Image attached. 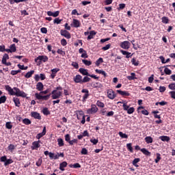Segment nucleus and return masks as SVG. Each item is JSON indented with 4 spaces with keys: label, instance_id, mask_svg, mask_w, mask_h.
Returning a JSON list of instances; mask_svg holds the SVG:
<instances>
[{
    "label": "nucleus",
    "instance_id": "1",
    "mask_svg": "<svg viewBox=\"0 0 175 175\" xmlns=\"http://www.w3.org/2000/svg\"><path fill=\"white\" fill-rule=\"evenodd\" d=\"M5 90L8 91L10 95H15L16 96H21V98H27V94L23 91H21L18 88L10 87L9 85H5Z\"/></svg>",
    "mask_w": 175,
    "mask_h": 175
},
{
    "label": "nucleus",
    "instance_id": "2",
    "mask_svg": "<svg viewBox=\"0 0 175 175\" xmlns=\"http://www.w3.org/2000/svg\"><path fill=\"white\" fill-rule=\"evenodd\" d=\"M49 92H50V89L47 88L46 90H42V92L36 93L35 97L38 100H49L50 99V96H51V93L49 94Z\"/></svg>",
    "mask_w": 175,
    "mask_h": 175
},
{
    "label": "nucleus",
    "instance_id": "3",
    "mask_svg": "<svg viewBox=\"0 0 175 175\" xmlns=\"http://www.w3.org/2000/svg\"><path fill=\"white\" fill-rule=\"evenodd\" d=\"M62 90L61 86L55 88L51 93L52 99H59L62 96Z\"/></svg>",
    "mask_w": 175,
    "mask_h": 175
},
{
    "label": "nucleus",
    "instance_id": "4",
    "mask_svg": "<svg viewBox=\"0 0 175 175\" xmlns=\"http://www.w3.org/2000/svg\"><path fill=\"white\" fill-rule=\"evenodd\" d=\"M79 72H81L83 76H88L89 77H92V79H94V80H98L99 77H96V75H90L88 73V70L85 69L83 68H80L79 69Z\"/></svg>",
    "mask_w": 175,
    "mask_h": 175
},
{
    "label": "nucleus",
    "instance_id": "5",
    "mask_svg": "<svg viewBox=\"0 0 175 175\" xmlns=\"http://www.w3.org/2000/svg\"><path fill=\"white\" fill-rule=\"evenodd\" d=\"M98 107H96V105L92 104L91 108L87 109L88 114H96L98 113Z\"/></svg>",
    "mask_w": 175,
    "mask_h": 175
},
{
    "label": "nucleus",
    "instance_id": "6",
    "mask_svg": "<svg viewBox=\"0 0 175 175\" xmlns=\"http://www.w3.org/2000/svg\"><path fill=\"white\" fill-rule=\"evenodd\" d=\"M120 47L124 50H129L131 49V42L129 41H123L120 43Z\"/></svg>",
    "mask_w": 175,
    "mask_h": 175
},
{
    "label": "nucleus",
    "instance_id": "7",
    "mask_svg": "<svg viewBox=\"0 0 175 175\" xmlns=\"http://www.w3.org/2000/svg\"><path fill=\"white\" fill-rule=\"evenodd\" d=\"M82 94H85L83 96L82 102L85 103L87 102V100L90 97V91L88 89H83L81 90Z\"/></svg>",
    "mask_w": 175,
    "mask_h": 175
},
{
    "label": "nucleus",
    "instance_id": "8",
    "mask_svg": "<svg viewBox=\"0 0 175 175\" xmlns=\"http://www.w3.org/2000/svg\"><path fill=\"white\" fill-rule=\"evenodd\" d=\"M38 61H40V62H47L49 61V57L46 55H39L35 59V62H38Z\"/></svg>",
    "mask_w": 175,
    "mask_h": 175
},
{
    "label": "nucleus",
    "instance_id": "9",
    "mask_svg": "<svg viewBox=\"0 0 175 175\" xmlns=\"http://www.w3.org/2000/svg\"><path fill=\"white\" fill-rule=\"evenodd\" d=\"M60 34L62 35V36H64L66 39H70V38H72L70 33H69V31L66 29H61Z\"/></svg>",
    "mask_w": 175,
    "mask_h": 175
},
{
    "label": "nucleus",
    "instance_id": "10",
    "mask_svg": "<svg viewBox=\"0 0 175 175\" xmlns=\"http://www.w3.org/2000/svg\"><path fill=\"white\" fill-rule=\"evenodd\" d=\"M107 94V98H109V99L113 100L116 98V96H117V95H116V93H114V91L111 89L108 90Z\"/></svg>",
    "mask_w": 175,
    "mask_h": 175
},
{
    "label": "nucleus",
    "instance_id": "11",
    "mask_svg": "<svg viewBox=\"0 0 175 175\" xmlns=\"http://www.w3.org/2000/svg\"><path fill=\"white\" fill-rule=\"evenodd\" d=\"M73 81L75 83L83 84V77L80 75H77L75 77H74Z\"/></svg>",
    "mask_w": 175,
    "mask_h": 175
},
{
    "label": "nucleus",
    "instance_id": "12",
    "mask_svg": "<svg viewBox=\"0 0 175 175\" xmlns=\"http://www.w3.org/2000/svg\"><path fill=\"white\" fill-rule=\"evenodd\" d=\"M40 140L33 142L31 146V150H38L40 147Z\"/></svg>",
    "mask_w": 175,
    "mask_h": 175
},
{
    "label": "nucleus",
    "instance_id": "13",
    "mask_svg": "<svg viewBox=\"0 0 175 175\" xmlns=\"http://www.w3.org/2000/svg\"><path fill=\"white\" fill-rule=\"evenodd\" d=\"M31 116L33 118H35L36 120H42V116H40V113H39L36 111H32L31 113Z\"/></svg>",
    "mask_w": 175,
    "mask_h": 175
},
{
    "label": "nucleus",
    "instance_id": "14",
    "mask_svg": "<svg viewBox=\"0 0 175 175\" xmlns=\"http://www.w3.org/2000/svg\"><path fill=\"white\" fill-rule=\"evenodd\" d=\"M116 92L121 96H131V93L128 91L116 90Z\"/></svg>",
    "mask_w": 175,
    "mask_h": 175
},
{
    "label": "nucleus",
    "instance_id": "15",
    "mask_svg": "<svg viewBox=\"0 0 175 175\" xmlns=\"http://www.w3.org/2000/svg\"><path fill=\"white\" fill-rule=\"evenodd\" d=\"M81 25V23L77 19H73L72 23L71 24V27H74V28H79Z\"/></svg>",
    "mask_w": 175,
    "mask_h": 175
},
{
    "label": "nucleus",
    "instance_id": "16",
    "mask_svg": "<svg viewBox=\"0 0 175 175\" xmlns=\"http://www.w3.org/2000/svg\"><path fill=\"white\" fill-rule=\"evenodd\" d=\"M51 79H55V77L57 76V73L59 72V68H53L51 70Z\"/></svg>",
    "mask_w": 175,
    "mask_h": 175
},
{
    "label": "nucleus",
    "instance_id": "17",
    "mask_svg": "<svg viewBox=\"0 0 175 175\" xmlns=\"http://www.w3.org/2000/svg\"><path fill=\"white\" fill-rule=\"evenodd\" d=\"M36 90L38 91H40V92H42L43 91V90L44 89V85H43V83L42 82H38L36 85Z\"/></svg>",
    "mask_w": 175,
    "mask_h": 175
},
{
    "label": "nucleus",
    "instance_id": "18",
    "mask_svg": "<svg viewBox=\"0 0 175 175\" xmlns=\"http://www.w3.org/2000/svg\"><path fill=\"white\" fill-rule=\"evenodd\" d=\"M46 126H44L42 132L38 133L36 135V139H38L39 140L41 137H43V136H44V135H46Z\"/></svg>",
    "mask_w": 175,
    "mask_h": 175
},
{
    "label": "nucleus",
    "instance_id": "19",
    "mask_svg": "<svg viewBox=\"0 0 175 175\" xmlns=\"http://www.w3.org/2000/svg\"><path fill=\"white\" fill-rule=\"evenodd\" d=\"M120 53L123 55H126V58H131V57H132V53L131 52H128L124 50H120Z\"/></svg>",
    "mask_w": 175,
    "mask_h": 175
},
{
    "label": "nucleus",
    "instance_id": "20",
    "mask_svg": "<svg viewBox=\"0 0 175 175\" xmlns=\"http://www.w3.org/2000/svg\"><path fill=\"white\" fill-rule=\"evenodd\" d=\"M66 166H68V163L66 161H63L59 164V170H62V172H64Z\"/></svg>",
    "mask_w": 175,
    "mask_h": 175
},
{
    "label": "nucleus",
    "instance_id": "21",
    "mask_svg": "<svg viewBox=\"0 0 175 175\" xmlns=\"http://www.w3.org/2000/svg\"><path fill=\"white\" fill-rule=\"evenodd\" d=\"M13 100L15 106H16V107H20V105H21V103H20V98L17 97H14Z\"/></svg>",
    "mask_w": 175,
    "mask_h": 175
},
{
    "label": "nucleus",
    "instance_id": "22",
    "mask_svg": "<svg viewBox=\"0 0 175 175\" xmlns=\"http://www.w3.org/2000/svg\"><path fill=\"white\" fill-rule=\"evenodd\" d=\"M141 152L146 157H151V152L146 149V148H142Z\"/></svg>",
    "mask_w": 175,
    "mask_h": 175
},
{
    "label": "nucleus",
    "instance_id": "23",
    "mask_svg": "<svg viewBox=\"0 0 175 175\" xmlns=\"http://www.w3.org/2000/svg\"><path fill=\"white\" fill-rule=\"evenodd\" d=\"M127 79L130 81L132 80H137V77H136V74L135 72H131V76H128Z\"/></svg>",
    "mask_w": 175,
    "mask_h": 175
},
{
    "label": "nucleus",
    "instance_id": "24",
    "mask_svg": "<svg viewBox=\"0 0 175 175\" xmlns=\"http://www.w3.org/2000/svg\"><path fill=\"white\" fill-rule=\"evenodd\" d=\"M95 72L96 73H98V75H103V76H104V77H107V73H106V72H105L103 70L96 69Z\"/></svg>",
    "mask_w": 175,
    "mask_h": 175
},
{
    "label": "nucleus",
    "instance_id": "25",
    "mask_svg": "<svg viewBox=\"0 0 175 175\" xmlns=\"http://www.w3.org/2000/svg\"><path fill=\"white\" fill-rule=\"evenodd\" d=\"M16 147H17V146H15L13 144H11L8 146V151H10V152H13L14 150H16Z\"/></svg>",
    "mask_w": 175,
    "mask_h": 175
},
{
    "label": "nucleus",
    "instance_id": "26",
    "mask_svg": "<svg viewBox=\"0 0 175 175\" xmlns=\"http://www.w3.org/2000/svg\"><path fill=\"white\" fill-rule=\"evenodd\" d=\"M159 139L161 142H170V137L166 135L160 136Z\"/></svg>",
    "mask_w": 175,
    "mask_h": 175
},
{
    "label": "nucleus",
    "instance_id": "27",
    "mask_svg": "<svg viewBox=\"0 0 175 175\" xmlns=\"http://www.w3.org/2000/svg\"><path fill=\"white\" fill-rule=\"evenodd\" d=\"M90 35L88 36V40H91V39H94V36L96 35V32L95 31H91Z\"/></svg>",
    "mask_w": 175,
    "mask_h": 175
},
{
    "label": "nucleus",
    "instance_id": "28",
    "mask_svg": "<svg viewBox=\"0 0 175 175\" xmlns=\"http://www.w3.org/2000/svg\"><path fill=\"white\" fill-rule=\"evenodd\" d=\"M145 142L147 144H150L153 142L152 137H151V136L146 137Z\"/></svg>",
    "mask_w": 175,
    "mask_h": 175
},
{
    "label": "nucleus",
    "instance_id": "29",
    "mask_svg": "<svg viewBox=\"0 0 175 175\" xmlns=\"http://www.w3.org/2000/svg\"><path fill=\"white\" fill-rule=\"evenodd\" d=\"M140 161V158H136L135 159L133 162L132 164L133 165V166H135V167H139V165H137V163H139V162Z\"/></svg>",
    "mask_w": 175,
    "mask_h": 175
},
{
    "label": "nucleus",
    "instance_id": "30",
    "mask_svg": "<svg viewBox=\"0 0 175 175\" xmlns=\"http://www.w3.org/2000/svg\"><path fill=\"white\" fill-rule=\"evenodd\" d=\"M57 144H58L59 147H64V146H65L64 139H62V138H58L57 139Z\"/></svg>",
    "mask_w": 175,
    "mask_h": 175
},
{
    "label": "nucleus",
    "instance_id": "31",
    "mask_svg": "<svg viewBox=\"0 0 175 175\" xmlns=\"http://www.w3.org/2000/svg\"><path fill=\"white\" fill-rule=\"evenodd\" d=\"M33 73H35V70H31L26 73V75H25V77L26 79H30V77H32V75H33Z\"/></svg>",
    "mask_w": 175,
    "mask_h": 175
},
{
    "label": "nucleus",
    "instance_id": "32",
    "mask_svg": "<svg viewBox=\"0 0 175 175\" xmlns=\"http://www.w3.org/2000/svg\"><path fill=\"white\" fill-rule=\"evenodd\" d=\"M10 50L11 53H16L17 51V48L16 47V44H12L10 46Z\"/></svg>",
    "mask_w": 175,
    "mask_h": 175
},
{
    "label": "nucleus",
    "instance_id": "33",
    "mask_svg": "<svg viewBox=\"0 0 175 175\" xmlns=\"http://www.w3.org/2000/svg\"><path fill=\"white\" fill-rule=\"evenodd\" d=\"M42 113L44 116H49L50 114V111L49 110V108L44 107L42 109Z\"/></svg>",
    "mask_w": 175,
    "mask_h": 175
},
{
    "label": "nucleus",
    "instance_id": "34",
    "mask_svg": "<svg viewBox=\"0 0 175 175\" xmlns=\"http://www.w3.org/2000/svg\"><path fill=\"white\" fill-rule=\"evenodd\" d=\"M100 64H103V58L100 57L98 58L95 63L96 66H99Z\"/></svg>",
    "mask_w": 175,
    "mask_h": 175
},
{
    "label": "nucleus",
    "instance_id": "35",
    "mask_svg": "<svg viewBox=\"0 0 175 175\" xmlns=\"http://www.w3.org/2000/svg\"><path fill=\"white\" fill-rule=\"evenodd\" d=\"M156 157H157V158L154 159V162H155V163H159V161H161V159H162V157H161V154L157 153Z\"/></svg>",
    "mask_w": 175,
    "mask_h": 175
},
{
    "label": "nucleus",
    "instance_id": "36",
    "mask_svg": "<svg viewBox=\"0 0 175 175\" xmlns=\"http://www.w3.org/2000/svg\"><path fill=\"white\" fill-rule=\"evenodd\" d=\"M161 23H163V24H169V18H167V16L162 17Z\"/></svg>",
    "mask_w": 175,
    "mask_h": 175
},
{
    "label": "nucleus",
    "instance_id": "37",
    "mask_svg": "<svg viewBox=\"0 0 175 175\" xmlns=\"http://www.w3.org/2000/svg\"><path fill=\"white\" fill-rule=\"evenodd\" d=\"M49 158H51V159H58V154H55V153L50 152Z\"/></svg>",
    "mask_w": 175,
    "mask_h": 175
},
{
    "label": "nucleus",
    "instance_id": "38",
    "mask_svg": "<svg viewBox=\"0 0 175 175\" xmlns=\"http://www.w3.org/2000/svg\"><path fill=\"white\" fill-rule=\"evenodd\" d=\"M83 64L86 65V66H90V65L92 64V62L87 59H82Z\"/></svg>",
    "mask_w": 175,
    "mask_h": 175
},
{
    "label": "nucleus",
    "instance_id": "39",
    "mask_svg": "<svg viewBox=\"0 0 175 175\" xmlns=\"http://www.w3.org/2000/svg\"><path fill=\"white\" fill-rule=\"evenodd\" d=\"M96 105L98 106V107H101L103 109L105 107V103L100 100H97Z\"/></svg>",
    "mask_w": 175,
    "mask_h": 175
},
{
    "label": "nucleus",
    "instance_id": "40",
    "mask_svg": "<svg viewBox=\"0 0 175 175\" xmlns=\"http://www.w3.org/2000/svg\"><path fill=\"white\" fill-rule=\"evenodd\" d=\"M91 81V78L87 77V75L85 77H83V79H82V84H84V83H88V81Z\"/></svg>",
    "mask_w": 175,
    "mask_h": 175
},
{
    "label": "nucleus",
    "instance_id": "41",
    "mask_svg": "<svg viewBox=\"0 0 175 175\" xmlns=\"http://www.w3.org/2000/svg\"><path fill=\"white\" fill-rule=\"evenodd\" d=\"M12 163H13V160L12 159H7V160L4 163V166H8V165H10Z\"/></svg>",
    "mask_w": 175,
    "mask_h": 175
},
{
    "label": "nucleus",
    "instance_id": "42",
    "mask_svg": "<svg viewBox=\"0 0 175 175\" xmlns=\"http://www.w3.org/2000/svg\"><path fill=\"white\" fill-rule=\"evenodd\" d=\"M6 96H2L0 97V105H2V103H5L6 102Z\"/></svg>",
    "mask_w": 175,
    "mask_h": 175
},
{
    "label": "nucleus",
    "instance_id": "43",
    "mask_svg": "<svg viewBox=\"0 0 175 175\" xmlns=\"http://www.w3.org/2000/svg\"><path fill=\"white\" fill-rule=\"evenodd\" d=\"M131 63L133 65H134L135 66H139V62L137 60L136 61V59L135 58H133L131 59Z\"/></svg>",
    "mask_w": 175,
    "mask_h": 175
},
{
    "label": "nucleus",
    "instance_id": "44",
    "mask_svg": "<svg viewBox=\"0 0 175 175\" xmlns=\"http://www.w3.org/2000/svg\"><path fill=\"white\" fill-rule=\"evenodd\" d=\"M127 150L130 151V152H133V148H132V144L129 143L126 144Z\"/></svg>",
    "mask_w": 175,
    "mask_h": 175
},
{
    "label": "nucleus",
    "instance_id": "45",
    "mask_svg": "<svg viewBox=\"0 0 175 175\" xmlns=\"http://www.w3.org/2000/svg\"><path fill=\"white\" fill-rule=\"evenodd\" d=\"M5 127L7 129H12L13 128V124H12V122H7L5 123Z\"/></svg>",
    "mask_w": 175,
    "mask_h": 175
},
{
    "label": "nucleus",
    "instance_id": "46",
    "mask_svg": "<svg viewBox=\"0 0 175 175\" xmlns=\"http://www.w3.org/2000/svg\"><path fill=\"white\" fill-rule=\"evenodd\" d=\"M119 136L122 137V139H128V135L122 132H119Z\"/></svg>",
    "mask_w": 175,
    "mask_h": 175
},
{
    "label": "nucleus",
    "instance_id": "47",
    "mask_svg": "<svg viewBox=\"0 0 175 175\" xmlns=\"http://www.w3.org/2000/svg\"><path fill=\"white\" fill-rule=\"evenodd\" d=\"M23 124H25V125H31V120L28 118H25L23 120Z\"/></svg>",
    "mask_w": 175,
    "mask_h": 175
},
{
    "label": "nucleus",
    "instance_id": "48",
    "mask_svg": "<svg viewBox=\"0 0 175 175\" xmlns=\"http://www.w3.org/2000/svg\"><path fill=\"white\" fill-rule=\"evenodd\" d=\"M133 113H135V108L133 107L128 109L127 114H133Z\"/></svg>",
    "mask_w": 175,
    "mask_h": 175
},
{
    "label": "nucleus",
    "instance_id": "49",
    "mask_svg": "<svg viewBox=\"0 0 175 175\" xmlns=\"http://www.w3.org/2000/svg\"><path fill=\"white\" fill-rule=\"evenodd\" d=\"M93 88H100V83L96 82L92 84Z\"/></svg>",
    "mask_w": 175,
    "mask_h": 175
},
{
    "label": "nucleus",
    "instance_id": "50",
    "mask_svg": "<svg viewBox=\"0 0 175 175\" xmlns=\"http://www.w3.org/2000/svg\"><path fill=\"white\" fill-rule=\"evenodd\" d=\"M57 54H60L62 57H65V55L66 54V53L62 51V49H57Z\"/></svg>",
    "mask_w": 175,
    "mask_h": 175
},
{
    "label": "nucleus",
    "instance_id": "51",
    "mask_svg": "<svg viewBox=\"0 0 175 175\" xmlns=\"http://www.w3.org/2000/svg\"><path fill=\"white\" fill-rule=\"evenodd\" d=\"M42 162H43V160L42 159V158L38 159V160L36 163V166H38V167L42 166Z\"/></svg>",
    "mask_w": 175,
    "mask_h": 175
},
{
    "label": "nucleus",
    "instance_id": "52",
    "mask_svg": "<svg viewBox=\"0 0 175 175\" xmlns=\"http://www.w3.org/2000/svg\"><path fill=\"white\" fill-rule=\"evenodd\" d=\"M17 66L21 70H27L28 69V66L24 67V65L18 64Z\"/></svg>",
    "mask_w": 175,
    "mask_h": 175
},
{
    "label": "nucleus",
    "instance_id": "53",
    "mask_svg": "<svg viewBox=\"0 0 175 175\" xmlns=\"http://www.w3.org/2000/svg\"><path fill=\"white\" fill-rule=\"evenodd\" d=\"M164 73H165L166 75H167L168 76H170V75L172 74V70L167 68H165L164 69Z\"/></svg>",
    "mask_w": 175,
    "mask_h": 175
},
{
    "label": "nucleus",
    "instance_id": "54",
    "mask_svg": "<svg viewBox=\"0 0 175 175\" xmlns=\"http://www.w3.org/2000/svg\"><path fill=\"white\" fill-rule=\"evenodd\" d=\"M168 88H169L170 90H175V83H174V82L171 83L168 85Z\"/></svg>",
    "mask_w": 175,
    "mask_h": 175
},
{
    "label": "nucleus",
    "instance_id": "55",
    "mask_svg": "<svg viewBox=\"0 0 175 175\" xmlns=\"http://www.w3.org/2000/svg\"><path fill=\"white\" fill-rule=\"evenodd\" d=\"M72 66H73V68H75V69H79V63L76 62H72L71 64Z\"/></svg>",
    "mask_w": 175,
    "mask_h": 175
},
{
    "label": "nucleus",
    "instance_id": "56",
    "mask_svg": "<svg viewBox=\"0 0 175 175\" xmlns=\"http://www.w3.org/2000/svg\"><path fill=\"white\" fill-rule=\"evenodd\" d=\"M81 153L82 155H87V154H88V150L85 148H82Z\"/></svg>",
    "mask_w": 175,
    "mask_h": 175
},
{
    "label": "nucleus",
    "instance_id": "57",
    "mask_svg": "<svg viewBox=\"0 0 175 175\" xmlns=\"http://www.w3.org/2000/svg\"><path fill=\"white\" fill-rule=\"evenodd\" d=\"M111 46V44H108L105 46L103 47L102 50H103V51H106L107 50H109V49H110Z\"/></svg>",
    "mask_w": 175,
    "mask_h": 175
},
{
    "label": "nucleus",
    "instance_id": "58",
    "mask_svg": "<svg viewBox=\"0 0 175 175\" xmlns=\"http://www.w3.org/2000/svg\"><path fill=\"white\" fill-rule=\"evenodd\" d=\"M91 143H92L94 146H96V144H98L99 140L98 139H90Z\"/></svg>",
    "mask_w": 175,
    "mask_h": 175
},
{
    "label": "nucleus",
    "instance_id": "59",
    "mask_svg": "<svg viewBox=\"0 0 175 175\" xmlns=\"http://www.w3.org/2000/svg\"><path fill=\"white\" fill-rule=\"evenodd\" d=\"M61 21H62V20L59 19V18H56L54 19L53 23L54 24H61Z\"/></svg>",
    "mask_w": 175,
    "mask_h": 175
},
{
    "label": "nucleus",
    "instance_id": "60",
    "mask_svg": "<svg viewBox=\"0 0 175 175\" xmlns=\"http://www.w3.org/2000/svg\"><path fill=\"white\" fill-rule=\"evenodd\" d=\"M61 44L62 46H66V44H68V42L65 40V38H63L61 40Z\"/></svg>",
    "mask_w": 175,
    "mask_h": 175
},
{
    "label": "nucleus",
    "instance_id": "61",
    "mask_svg": "<svg viewBox=\"0 0 175 175\" xmlns=\"http://www.w3.org/2000/svg\"><path fill=\"white\" fill-rule=\"evenodd\" d=\"M122 9H125V3L119 4V8H118V10H122Z\"/></svg>",
    "mask_w": 175,
    "mask_h": 175
},
{
    "label": "nucleus",
    "instance_id": "62",
    "mask_svg": "<svg viewBox=\"0 0 175 175\" xmlns=\"http://www.w3.org/2000/svg\"><path fill=\"white\" fill-rule=\"evenodd\" d=\"M65 140L66 142H67L68 143H69L70 142V135L69 134H66L65 135Z\"/></svg>",
    "mask_w": 175,
    "mask_h": 175
},
{
    "label": "nucleus",
    "instance_id": "63",
    "mask_svg": "<svg viewBox=\"0 0 175 175\" xmlns=\"http://www.w3.org/2000/svg\"><path fill=\"white\" fill-rule=\"evenodd\" d=\"M169 94L172 99H175V91H171Z\"/></svg>",
    "mask_w": 175,
    "mask_h": 175
},
{
    "label": "nucleus",
    "instance_id": "64",
    "mask_svg": "<svg viewBox=\"0 0 175 175\" xmlns=\"http://www.w3.org/2000/svg\"><path fill=\"white\" fill-rule=\"evenodd\" d=\"M129 109V105H126V103L123 104V110L125 111H127V110Z\"/></svg>",
    "mask_w": 175,
    "mask_h": 175
}]
</instances>
